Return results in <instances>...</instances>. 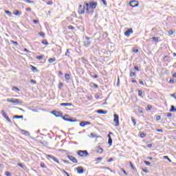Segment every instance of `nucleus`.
Listing matches in <instances>:
<instances>
[{
	"mask_svg": "<svg viewBox=\"0 0 176 176\" xmlns=\"http://www.w3.org/2000/svg\"><path fill=\"white\" fill-rule=\"evenodd\" d=\"M84 5L85 6V12L88 14H93L94 13V9L97 8L98 3L97 2L94 1H89L87 3V1L84 2Z\"/></svg>",
	"mask_w": 176,
	"mask_h": 176,
	"instance_id": "obj_1",
	"label": "nucleus"
},
{
	"mask_svg": "<svg viewBox=\"0 0 176 176\" xmlns=\"http://www.w3.org/2000/svg\"><path fill=\"white\" fill-rule=\"evenodd\" d=\"M7 102H11L12 104H23V101H21L19 99H14L13 98H8L7 99Z\"/></svg>",
	"mask_w": 176,
	"mask_h": 176,
	"instance_id": "obj_2",
	"label": "nucleus"
},
{
	"mask_svg": "<svg viewBox=\"0 0 176 176\" xmlns=\"http://www.w3.org/2000/svg\"><path fill=\"white\" fill-rule=\"evenodd\" d=\"M77 154L80 157H86L87 156H89V152H87V151L86 150H84V151L79 150L77 151Z\"/></svg>",
	"mask_w": 176,
	"mask_h": 176,
	"instance_id": "obj_3",
	"label": "nucleus"
},
{
	"mask_svg": "<svg viewBox=\"0 0 176 176\" xmlns=\"http://www.w3.org/2000/svg\"><path fill=\"white\" fill-rule=\"evenodd\" d=\"M86 12V6H85V4L84 6H78V14H85Z\"/></svg>",
	"mask_w": 176,
	"mask_h": 176,
	"instance_id": "obj_4",
	"label": "nucleus"
},
{
	"mask_svg": "<svg viewBox=\"0 0 176 176\" xmlns=\"http://www.w3.org/2000/svg\"><path fill=\"white\" fill-rule=\"evenodd\" d=\"M114 118H113V123L115 127H119L120 124H119V116L118 114H114L113 115Z\"/></svg>",
	"mask_w": 176,
	"mask_h": 176,
	"instance_id": "obj_5",
	"label": "nucleus"
},
{
	"mask_svg": "<svg viewBox=\"0 0 176 176\" xmlns=\"http://www.w3.org/2000/svg\"><path fill=\"white\" fill-rule=\"evenodd\" d=\"M1 115L4 117L7 122H9V123H12V120H10V118H9V116H8V114H6L5 110H1Z\"/></svg>",
	"mask_w": 176,
	"mask_h": 176,
	"instance_id": "obj_6",
	"label": "nucleus"
},
{
	"mask_svg": "<svg viewBox=\"0 0 176 176\" xmlns=\"http://www.w3.org/2000/svg\"><path fill=\"white\" fill-rule=\"evenodd\" d=\"M1 115L4 117L7 122H9V123H12V120H10V118H9V116H8V114H6L5 110H1Z\"/></svg>",
	"mask_w": 176,
	"mask_h": 176,
	"instance_id": "obj_7",
	"label": "nucleus"
},
{
	"mask_svg": "<svg viewBox=\"0 0 176 176\" xmlns=\"http://www.w3.org/2000/svg\"><path fill=\"white\" fill-rule=\"evenodd\" d=\"M47 157H50V159H52L54 162H55V163L60 164V162L58 161V159H57V157L50 155H47Z\"/></svg>",
	"mask_w": 176,
	"mask_h": 176,
	"instance_id": "obj_8",
	"label": "nucleus"
},
{
	"mask_svg": "<svg viewBox=\"0 0 176 176\" xmlns=\"http://www.w3.org/2000/svg\"><path fill=\"white\" fill-rule=\"evenodd\" d=\"M129 5L132 8H137V6H138V1L135 0L131 1Z\"/></svg>",
	"mask_w": 176,
	"mask_h": 176,
	"instance_id": "obj_9",
	"label": "nucleus"
},
{
	"mask_svg": "<svg viewBox=\"0 0 176 176\" xmlns=\"http://www.w3.org/2000/svg\"><path fill=\"white\" fill-rule=\"evenodd\" d=\"M53 115H54V116H56V118H58L60 116H63V113L60 112V111H52Z\"/></svg>",
	"mask_w": 176,
	"mask_h": 176,
	"instance_id": "obj_10",
	"label": "nucleus"
},
{
	"mask_svg": "<svg viewBox=\"0 0 176 176\" xmlns=\"http://www.w3.org/2000/svg\"><path fill=\"white\" fill-rule=\"evenodd\" d=\"M67 157L73 163H78V160H76V158H75L74 156L67 155Z\"/></svg>",
	"mask_w": 176,
	"mask_h": 176,
	"instance_id": "obj_11",
	"label": "nucleus"
},
{
	"mask_svg": "<svg viewBox=\"0 0 176 176\" xmlns=\"http://www.w3.org/2000/svg\"><path fill=\"white\" fill-rule=\"evenodd\" d=\"M63 120H66V122H72L71 117H69L68 115H65L63 116Z\"/></svg>",
	"mask_w": 176,
	"mask_h": 176,
	"instance_id": "obj_12",
	"label": "nucleus"
},
{
	"mask_svg": "<svg viewBox=\"0 0 176 176\" xmlns=\"http://www.w3.org/2000/svg\"><path fill=\"white\" fill-rule=\"evenodd\" d=\"M130 34H133V29L131 28L124 32L125 36H130Z\"/></svg>",
	"mask_w": 176,
	"mask_h": 176,
	"instance_id": "obj_13",
	"label": "nucleus"
},
{
	"mask_svg": "<svg viewBox=\"0 0 176 176\" xmlns=\"http://www.w3.org/2000/svg\"><path fill=\"white\" fill-rule=\"evenodd\" d=\"M76 170H77V173H78V174H83V167L78 166L76 168Z\"/></svg>",
	"mask_w": 176,
	"mask_h": 176,
	"instance_id": "obj_14",
	"label": "nucleus"
},
{
	"mask_svg": "<svg viewBox=\"0 0 176 176\" xmlns=\"http://www.w3.org/2000/svg\"><path fill=\"white\" fill-rule=\"evenodd\" d=\"M96 152L97 153H102V152H104V149H102V148L98 146L96 148Z\"/></svg>",
	"mask_w": 176,
	"mask_h": 176,
	"instance_id": "obj_15",
	"label": "nucleus"
},
{
	"mask_svg": "<svg viewBox=\"0 0 176 176\" xmlns=\"http://www.w3.org/2000/svg\"><path fill=\"white\" fill-rule=\"evenodd\" d=\"M60 107H72V103H61Z\"/></svg>",
	"mask_w": 176,
	"mask_h": 176,
	"instance_id": "obj_16",
	"label": "nucleus"
},
{
	"mask_svg": "<svg viewBox=\"0 0 176 176\" xmlns=\"http://www.w3.org/2000/svg\"><path fill=\"white\" fill-rule=\"evenodd\" d=\"M97 113H100V115H105V113H107V111H104V110H97Z\"/></svg>",
	"mask_w": 176,
	"mask_h": 176,
	"instance_id": "obj_17",
	"label": "nucleus"
},
{
	"mask_svg": "<svg viewBox=\"0 0 176 176\" xmlns=\"http://www.w3.org/2000/svg\"><path fill=\"white\" fill-rule=\"evenodd\" d=\"M21 134L23 135H30V132L25 131V130H21Z\"/></svg>",
	"mask_w": 176,
	"mask_h": 176,
	"instance_id": "obj_18",
	"label": "nucleus"
},
{
	"mask_svg": "<svg viewBox=\"0 0 176 176\" xmlns=\"http://www.w3.org/2000/svg\"><path fill=\"white\" fill-rule=\"evenodd\" d=\"M31 68H32V71L33 72H38V69L36 68V67L33 66V65H30Z\"/></svg>",
	"mask_w": 176,
	"mask_h": 176,
	"instance_id": "obj_19",
	"label": "nucleus"
},
{
	"mask_svg": "<svg viewBox=\"0 0 176 176\" xmlns=\"http://www.w3.org/2000/svg\"><path fill=\"white\" fill-rule=\"evenodd\" d=\"M65 78L66 79V80H69V79H71V76H69V74H65Z\"/></svg>",
	"mask_w": 176,
	"mask_h": 176,
	"instance_id": "obj_20",
	"label": "nucleus"
},
{
	"mask_svg": "<svg viewBox=\"0 0 176 176\" xmlns=\"http://www.w3.org/2000/svg\"><path fill=\"white\" fill-rule=\"evenodd\" d=\"M70 52H69V49H67V50H66V52H65V56H66V57H69V54H70Z\"/></svg>",
	"mask_w": 176,
	"mask_h": 176,
	"instance_id": "obj_21",
	"label": "nucleus"
},
{
	"mask_svg": "<svg viewBox=\"0 0 176 176\" xmlns=\"http://www.w3.org/2000/svg\"><path fill=\"white\" fill-rule=\"evenodd\" d=\"M13 14H14V16H19V14H21V13H20V11L19 10H14Z\"/></svg>",
	"mask_w": 176,
	"mask_h": 176,
	"instance_id": "obj_22",
	"label": "nucleus"
},
{
	"mask_svg": "<svg viewBox=\"0 0 176 176\" xmlns=\"http://www.w3.org/2000/svg\"><path fill=\"white\" fill-rule=\"evenodd\" d=\"M131 120L133 123V126H136L137 125V121L135 120V118L134 117H132Z\"/></svg>",
	"mask_w": 176,
	"mask_h": 176,
	"instance_id": "obj_23",
	"label": "nucleus"
},
{
	"mask_svg": "<svg viewBox=\"0 0 176 176\" xmlns=\"http://www.w3.org/2000/svg\"><path fill=\"white\" fill-rule=\"evenodd\" d=\"M54 61H56V58H52L48 59V63H54Z\"/></svg>",
	"mask_w": 176,
	"mask_h": 176,
	"instance_id": "obj_24",
	"label": "nucleus"
},
{
	"mask_svg": "<svg viewBox=\"0 0 176 176\" xmlns=\"http://www.w3.org/2000/svg\"><path fill=\"white\" fill-rule=\"evenodd\" d=\"M153 107L151 104H148L147 107L146 108V111H151Z\"/></svg>",
	"mask_w": 176,
	"mask_h": 176,
	"instance_id": "obj_25",
	"label": "nucleus"
},
{
	"mask_svg": "<svg viewBox=\"0 0 176 176\" xmlns=\"http://www.w3.org/2000/svg\"><path fill=\"white\" fill-rule=\"evenodd\" d=\"M41 43H42L43 45H45L46 46H47V45H49V42H47L46 40H43V41H41Z\"/></svg>",
	"mask_w": 176,
	"mask_h": 176,
	"instance_id": "obj_26",
	"label": "nucleus"
},
{
	"mask_svg": "<svg viewBox=\"0 0 176 176\" xmlns=\"http://www.w3.org/2000/svg\"><path fill=\"white\" fill-rule=\"evenodd\" d=\"M14 119H23V116H14Z\"/></svg>",
	"mask_w": 176,
	"mask_h": 176,
	"instance_id": "obj_27",
	"label": "nucleus"
},
{
	"mask_svg": "<svg viewBox=\"0 0 176 176\" xmlns=\"http://www.w3.org/2000/svg\"><path fill=\"white\" fill-rule=\"evenodd\" d=\"M10 42H11V43H12L15 46H19V43H17V41H14L13 40H11Z\"/></svg>",
	"mask_w": 176,
	"mask_h": 176,
	"instance_id": "obj_28",
	"label": "nucleus"
},
{
	"mask_svg": "<svg viewBox=\"0 0 176 176\" xmlns=\"http://www.w3.org/2000/svg\"><path fill=\"white\" fill-rule=\"evenodd\" d=\"M169 111H170V112H176V109H175L174 106H171Z\"/></svg>",
	"mask_w": 176,
	"mask_h": 176,
	"instance_id": "obj_29",
	"label": "nucleus"
},
{
	"mask_svg": "<svg viewBox=\"0 0 176 176\" xmlns=\"http://www.w3.org/2000/svg\"><path fill=\"white\" fill-rule=\"evenodd\" d=\"M81 60L82 61V63H83L84 64H87V63H88L87 59H86L85 58H81Z\"/></svg>",
	"mask_w": 176,
	"mask_h": 176,
	"instance_id": "obj_30",
	"label": "nucleus"
},
{
	"mask_svg": "<svg viewBox=\"0 0 176 176\" xmlns=\"http://www.w3.org/2000/svg\"><path fill=\"white\" fill-rule=\"evenodd\" d=\"M145 137H146V133H140V138H145Z\"/></svg>",
	"mask_w": 176,
	"mask_h": 176,
	"instance_id": "obj_31",
	"label": "nucleus"
},
{
	"mask_svg": "<svg viewBox=\"0 0 176 176\" xmlns=\"http://www.w3.org/2000/svg\"><path fill=\"white\" fill-rule=\"evenodd\" d=\"M38 35H40V36H41L42 38H45V32H40L38 33Z\"/></svg>",
	"mask_w": 176,
	"mask_h": 176,
	"instance_id": "obj_32",
	"label": "nucleus"
},
{
	"mask_svg": "<svg viewBox=\"0 0 176 176\" xmlns=\"http://www.w3.org/2000/svg\"><path fill=\"white\" fill-rule=\"evenodd\" d=\"M138 93L139 97H142V90H138Z\"/></svg>",
	"mask_w": 176,
	"mask_h": 176,
	"instance_id": "obj_33",
	"label": "nucleus"
},
{
	"mask_svg": "<svg viewBox=\"0 0 176 176\" xmlns=\"http://www.w3.org/2000/svg\"><path fill=\"white\" fill-rule=\"evenodd\" d=\"M90 45H91L90 42H87V43H85L84 46L85 47H88V46H90Z\"/></svg>",
	"mask_w": 176,
	"mask_h": 176,
	"instance_id": "obj_34",
	"label": "nucleus"
},
{
	"mask_svg": "<svg viewBox=\"0 0 176 176\" xmlns=\"http://www.w3.org/2000/svg\"><path fill=\"white\" fill-rule=\"evenodd\" d=\"M24 1L28 2V3H35L34 1H31V0H24Z\"/></svg>",
	"mask_w": 176,
	"mask_h": 176,
	"instance_id": "obj_35",
	"label": "nucleus"
},
{
	"mask_svg": "<svg viewBox=\"0 0 176 176\" xmlns=\"http://www.w3.org/2000/svg\"><path fill=\"white\" fill-rule=\"evenodd\" d=\"M108 144L110 146H112V138L109 139Z\"/></svg>",
	"mask_w": 176,
	"mask_h": 176,
	"instance_id": "obj_36",
	"label": "nucleus"
},
{
	"mask_svg": "<svg viewBox=\"0 0 176 176\" xmlns=\"http://www.w3.org/2000/svg\"><path fill=\"white\" fill-rule=\"evenodd\" d=\"M36 60H42V58H43V55L36 56Z\"/></svg>",
	"mask_w": 176,
	"mask_h": 176,
	"instance_id": "obj_37",
	"label": "nucleus"
},
{
	"mask_svg": "<svg viewBox=\"0 0 176 176\" xmlns=\"http://www.w3.org/2000/svg\"><path fill=\"white\" fill-rule=\"evenodd\" d=\"M96 162H102V157H97V158H96Z\"/></svg>",
	"mask_w": 176,
	"mask_h": 176,
	"instance_id": "obj_38",
	"label": "nucleus"
},
{
	"mask_svg": "<svg viewBox=\"0 0 176 176\" xmlns=\"http://www.w3.org/2000/svg\"><path fill=\"white\" fill-rule=\"evenodd\" d=\"M19 167H21V168H24L25 166L24 165H23V164L21 163H19L18 164Z\"/></svg>",
	"mask_w": 176,
	"mask_h": 176,
	"instance_id": "obj_39",
	"label": "nucleus"
},
{
	"mask_svg": "<svg viewBox=\"0 0 176 176\" xmlns=\"http://www.w3.org/2000/svg\"><path fill=\"white\" fill-rule=\"evenodd\" d=\"M129 76H130L131 78H133V76H135V73L131 72L130 73V74H129Z\"/></svg>",
	"mask_w": 176,
	"mask_h": 176,
	"instance_id": "obj_40",
	"label": "nucleus"
},
{
	"mask_svg": "<svg viewBox=\"0 0 176 176\" xmlns=\"http://www.w3.org/2000/svg\"><path fill=\"white\" fill-rule=\"evenodd\" d=\"M164 159H166L167 161L170 162L171 163V160L168 158V156H164Z\"/></svg>",
	"mask_w": 176,
	"mask_h": 176,
	"instance_id": "obj_41",
	"label": "nucleus"
},
{
	"mask_svg": "<svg viewBox=\"0 0 176 176\" xmlns=\"http://www.w3.org/2000/svg\"><path fill=\"white\" fill-rule=\"evenodd\" d=\"M152 40H153V41H155V42H158V41H159V38L154 36V37L152 38Z\"/></svg>",
	"mask_w": 176,
	"mask_h": 176,
	"instance_id": "obj_42",
	"label": "nucleus"
},
{
	"mask_svg": "<svg viewBox=\"0 0 176 176\" xmlns=\"http://www.w3.org/2000/svg\"><path fill=\"white\" fill-rule=\"evenodd\" d=\"M5 13L6 14H8L9 16L12 15V12H10V11L9 10H5Z\"/></svg>",
	"mask_w": 176,
	"mask_h": 176,
	"instance_id": "obj_43",
	"label": "nucleus"
},
{
	"mask_svg": "<svg viewBox=\"0 0 176 176\" xmlns=\"http://www.w3.org/2000/svg\"><path fill=\"white\" fill-rule=\"evenodd\" d=\"M168 35H169L170 36H171V35H173V34H174V32H173V30H169V31L168 32Z\"/></svg>",
	"mask_w": 176,
	"mask_h": 176,
	"instance_id": "obj_44",
	"label": "nucleus"
},
{
	"mask_svg": "<svg viewBox=\"0 0 176 176\" xmlns=\"http://www.w3.org/2000/svg\"><path fill=\"white\" fill-rule=\"evenodd\" d=\"M12 90H16V91H20V89H19V87H13Z\"/></svg>",
	"mask_w": 176,
	"mask_h": 176,
	"instance_id": "obj_45",
	"label": "nucleus"
},
{
	"mask_svg": "<svg viewBox=\"0 0 176 176\" xmlns=\"http://www.w3.org/2000/svg\"><path fill=\"white\" fill-rule=\"evenodd\" d=\"M62 162H63V163H65V164H69V161L68 160H62Z\"/></svg>",
	"mask_w": 176,
	"mask_h": 176,
	"instance_id": "obj_46",
	"label": "nucleus"
},
{
	"mask_svg": "<svg viewBox=\"0 0 176 176\" xmlns=\"http://www.w3.org/2000/svg\"><path fill=\"white\" fill-rule=\"evenodd\" d=\"M67 28H68L69 30H75V28H74V26H72V25H69V26L67 27Z\"/></svg>",
	"mask_w": 176,
	"mask_h": 176,
	"instance_id": "obj_47",
	"label": "nucleus"
},
{
	"mask_svg": "<svg viewBox=\"0 0 176 176\" xmlns=\"http://www.w3.org/2000/svg\"><path fill=\"white\" fill-rule=\"evenodd\" d=\"M129 164H130L131 168H132V170H134V165H133V162H129Z\"/></svg>",
	"mask_w": 176,
	"mask_h": 176,
	"instance_id": "obj_48",
	"label": "nucleus"
},
{
	"mask_svg": "<svg viewBox=\"0 0 176 176\" xmlns=\"http://www.w3.org/2000/svg\"><path fill=\"white\" fill-rule=\"evenodd\" d=\"M33 23H34V24H39V21L34 19V20H33Z\"/></svg>",
	"mask_w": 176,
	"mask_h": 176,
	"instance_id": "obj_49",
	"label": "nucleus"
},
{
	"mask_svg": "<svg viewBox=\"0 0 176 176\" xmlns=\"http://www.w3.org/2000/svg\"><path fill=\"white\" fill-rule=\"evenodd\" d=\"M95 98H96V100L100 99V94H97L95 95Z\"/></svg>",
	"mask_w": 176,
	"mask_h": 176,
	"instance_id": "obj_50",
	"label": "nucleus"
},
{
	"mask_svg": "<svg viewBox=\"0 0 176 176\" xmlns=\"http://www.w3.org/2000/svg\"><path fill=\"white\" fill-rule=\"evenodd\" d=\"M63 86H64V85L63 84V82H60V83L58 84V88H59V89H61V87H63Z\"/></svg>",
	"mask_w": 176,
	"mask_h": 176,
	"instance_id": "obj_51",
	"label": "nucleus"
},
{
	"mask_svg": "<svg viewBox=\"0 0 176 176\" xmlns=\"http://www.w3.org/2000/svg\"><path fill=\"white\" fill-rule=\"evenodd\" d=\"M166 116L168 118H171V116H173V114L171 113H167Z\"/></svg>",
	"mask_w": 176,
	"mask_h": 176,
	"instance_id": "obj_52",
	"label": "nucleus"
},
{
	"mask_svg": "<svg viewBox=\"0 0 176 176\" xmlns=\"http://www.w3.org/2000/svg\"><path fill=\"white\" fill-rule=\"evenodd\" d=\"M144 163L146 166H151V162H148V161H144Z\"/></svg>",
	"mask_w": 176,
	"mask_h": 176,
	"instance_id": "obj_53",
	"label": "nucleus"
},
{
	"mask_svg": "<svg viewBox=\"0 0 176 176\" xmlns=\"http://www.w3.org/2000/svg\"><path fill=\"white\" fill-rule=\"evenodd\" d=\"M93 86L95 89H98V85L96 84V83H94L93 84Z\"/></svg>",
	"mask_w": 176,
	"mask_h": 176,
	"instance_id": "obj_54",
	"label": "nucleus"
},
{
	"mask_svg": "<svg viewBox=\"0 0 176 176\" xmlns=\"http://www.w3.org/2000/svg\"><path fill=\"white\" fill-rule=\"evenodd\" d=\"M30 82L33 83V85H36V81L34 80H30Z\"/></svg>",
	"mask_w": 176,
	"mask_h": 176,
	"instance_id": "obj_55",
	"label": "nucleus"
},
{
	"mask_svg": "<svg viewBox=\"0 0 176 176\" xmlns=\"http://www.w3.org/2000/svg\"><path fill=\"white\" fill-rule=\"evenodd\" d=\"M41 167H42V168H45L46 166H45V163H41Z\"/></svg>",
	"mask_w": 176,
	"mask_h": 176,
	"instance_id": "obj_56",
	"label": "nucleus"
},
{
	"mask_svg": "<svg viewBox=\"0 0 176 176\" xmlns=\"http://www.w3.org/2000/svg\"><path fill=\"white\" fill-rule=\"evenodd\" d=\"M120 84V78H119V77H118V78L117 86H119Z\"/></svg>",
	"mask_w": 176,
	"mask_h": 176,
	"instance_id": "obj_57",
	"label": "nucleus"
},
{
	"mask_svg": "<svg viewBox=\"0 0 176 176\" xmlns=\"http://www.w3.org/2000/svg\"><path fill=\"white\" fill-rule=\"evenodd\" d=\"M139 83L140 85H142V86H144V81H142V80H140Z\"/></svg>",
	"mask_w": 176,
	"mask_h": 176,
	"instance_id": "obj_58",
	"label": "nucleus"
},
{
	"mask_svg": "<svg viewBox=\"0 0 176 176\" xmlns=\"http://www.w3.org/2000/svg\"><path fill=\"white\" fill-rule=\"evenodd\" d=\"M107 162L108 163H111V162H113V158H109Z\"/></svg>",
	"mask_w": 176,
	"mask_h": 176,
	"instance_id": "obj_59",
	"label": "nucleus"
},
{
	"mask_svg": "<svg viewBox=\"0 0 176 176\" xmlns=\"http://www.w3.org/2000/svg\"><path fill=\"white\" fill-rule=\"evenodd\" d=\"M160 119H162V117L160 116L156 117V120H160Z\"/></svg>",
	"mask_w": 176,
	"mask_h": 176,
	"instance_id": "obj_60",
	"label": "nucleus"
},
{
	"mask_svg": "<svg viewBox=\"0 0 176 176\" xmlns=\"http://www.w3.org/2000/svg\"><path fill=\"white\" fill-rule=\"evenodd\" d=\"M102 2L104 6H107V1H105V0H102Z\"/></svg>",
	"mask_w": 176,
	"mask_h": 176,
	"instance_id": "obj_61",
	"label": "nucleus"
},
{
	"mask_svg": "<svg viewBox=\"0 0 176 176\" xmlns=\"http://www.w3.org/2000/svg\"><path fill=\"white\" fill-rule=\"evenodd\" d=\"M31 10H32L31 9V8H26V12H31Z\"/></svg>",
	"mask_w": 176,
	"mask_h": 176,
	"instance_id": "obj_62",
	"label": "nucleus"
},
{
	"mask_svg": "<svg viewBox=\"0 0 176 176\" xmlns=\"http://www.w3.org/2000/svg\"><path fill=\"white\" fill-rule=\"evenodd\" d=\"M134 69H135V71H140V68H138V67H137V66H135V67H134Z\"/></svg>",
	"mask_w": 176,
	"mask_h": 176,
	"instance_id": "obj_63",
	"label": "nucleus"
},
{
	"mask_svg": "<svg viewBox=\"0 0 176 176\" xmlns=\"http://www.w3.org/2000/svg\"><path fill=\"white\" fill-rule=\"evenodd\" d=\"M6 175L10 176V173H9L8 171L6 172Z\"/></svg>",
	"mask_w": 176,
	"mask_h": 176,
	"instance_id": "obj_64",
	"label": "nucleus"
}]
</instances>
